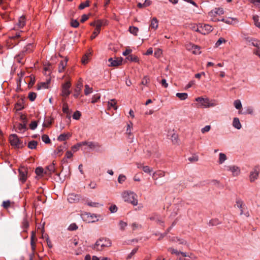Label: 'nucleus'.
<instances>
[{
    "label": "nucleus",
    "mask_w": 260,
    "mask_h": 260,
    "mask_svg": "<svg viewBox=\"0 0 260 260\" xmlns=\"http://www.w3.org/2000/svg\"><path fill=\"white\" fill-rule=\"evenodd\" d=\"M36 96L37 94L35 92H31L29 93L28 97L30 101H34L36 99Z\"/></svg>",
    "instance_id": "603ef678"
},
{
    "label": "nucleus",
    "mask_w": 260,
    "mask_h": 260,
    "mask_svg": "<svg viewBox=\"0 0 260 260\" xmlns=\"http://www.w3.org/2000/svg\"><path fill=\"white\" fill-rule=\"evenodd\" d=\"M109 210L111 213H115L117 211V207L115 205H112L109 207Z\"/></svg>",
    "instance_id": "e2e57ef3"
},
{
    "label": "nucleus",
    "mask_w": 260,
    "mask_h": 260,
    "mask_svg": "<svg viewBox=\"0 0 260 260\" xmlns=\"http://www.w3.org/2000/svg\"><path fill=\"white\" fill-rule=\"evenodd\" d=\"M258 168L255 167L253 171H252L250 173L249 178L251 182L254 181L255 179H257L258 174H259V171L257 170Z\"/></svg>",
    "instance_id": "dca6fc26"
},
{
    "label": "nucleus",
    "mask_w": 260,
    "mask_h": 260,
    "mask_svg": "<svg viewBox=\"0 0 260 260\" xmlns=\"http://www.w3.org/2000/svg\"><path fill=\"white\" fill-rule=\"evenodd\" d=\"M176 96L180 100H185L188 97L187 93H177L176 94Z\"/></svg>",
    "instance_id": "c756f323"
},
{
    "label": "nucleus",
    "mask_w": 260,
    "mask_h": 260,
    "mask_svg": "<svg viewBox=\"0 0 260 260\" xmlns=\"http://www.w3.org/2000/svg\"><path fill=\"white\" fill-rule=\"evenodd\" d=\"M234 105L237 109H241L242 108V104L239 100H237L234 101Z\"/></svg>",
    "instance_id": "79ce46f5"
},
{
    "label": "nucleus",
    "mask_w": 260,
    "mask_h": 260,
    "mask_svg": "<svg viewBox=\"0 0 260 260\" xmlns=\"http://www.w3.org/2000/svg\"><path fill=\"white\" fill-rule=\"evenodd\" d=\"M80 147H81V145L79 143H78L72 147V150L74 152H75L78 151L79 149V148H80Z\"/></svg>",
    "instance_id": "bf43d9fd"
},
{
    "label": "nucleus",
    "mask_w": 260,
    "mask_h": 260,
    "mask_svg": "<svg viewBox=\"0 0 260 260\" xmlns=\"http://www.w3.org/2000/svg\"><path fill=\"white\" fill-rule=\"evenodd\" d=\"M10 204L11 203L10 201H4L3 203V206L4 207V208L7 209L10 206Z\"/></svg>",
    "instance_id": "0e129e2a"
},
{
    "label": "nucleus",
    "mask_w": 260,
    "mask_h": 260,
    "mask_svg": "<svg viewBox=\"0 0 260 260\" xmlns=\"http://www.w3.org/2000/svg\"><path fill=\"white\" fill-rule=\"evenodd\" d=\"M42 140L46 144L49 143L50 142L49 137L46 135H43L42 136Z\"/></svg>",
    "instance_id": "3c124183"
},
{
    "label": "nucleus",
    "mask_w": 260,
    "mask_h": 260,
    "mask_svg": "<svg viewBox=\"0 0 260 260\" xmlns=\"http://www.w3.org/2000/svg\"><path fill=\"white\" fill-rule=\"evenodd\" d=\"M149 78L148 76H145L143 78L141 81V84L144 85H146L149 82Z\"/></svg>",
    "instance_id": "8fccbe9b"
},
{
    "label": "nucleus",
    "mask_w": 260,
    "mask_h": 260,
    "mask_svg": "<svg viewBox=\"0 0 260 260\" xmlns=\"http://www.w3.org/2000/svg\"><path fill=\"white\" fill-rule=\"evenodd\" d=\"M165 176V172L163 171L158 170L153 174L152 177L154 180H157L159 178L163 177Z\"/></svg>",
    "instance_id": "6ab92c4d"
},
{
    "label": "nucleus",
    "mask_w": 260,
    "mask_h": 260,
    "mask_svg": "<svg viewBox=\"0 0 260 260\" xmlns=\"http://www.w3.org/2000/svg\"><path fill=\"white\" fill-rule=\"evenodd\" d=\"M92 88L90 87L87 84L85 85L84 93L85 95H88L92 92Z\"/></svg>",
    "instance_id": "ea45409f"
},
{
    "label": "nucleus",
    "mask_w": 260,
    "mask_h": 260,
    "mask_svg": "<svg viewBox=\"0 0 260 260\" xmlns=\"http://www.w3.org/2000/svg\"><path fill=\"white\" fill-rule=\"evenodd\" d=\"M87 146L91 149L98 150L101 148V145L97 142H89Z\"/></svg>",
    "instance_id": "5701e85b"
},
{
    "label": "nucleus",
    "mask_w": 260,
    "mask_h": 260,
    "mask_svg": "<svg viewBox=\"0 0 260 260\" xmlns=\"http://www.w3.org/2000/svg\"><path fill=\"white\" fill-rule=\"evenodd\" d=\"M226 159V156L225 154L219 153V159L218 162L219 164H222Z\"/></svg>",
    "instance_id": "2f4dec72"
},
{
    "label": "nucleus",
    "mask_w": 260,
    "mask_h": 260,
    "mask_svg": "<svg viewBox=\"0 0 260 260\" xmlns=\"http://www.w3.org/2000/svg\"><path fill=\"white\" fill-rule=\"evenodd\" d=\"M210 129H211L210 125H206L204 127H203L201 129V132L203 134H204L206 132H209L210 130Z\"/></svg>",
    "instance_id": "680f3d73"
},
{
    "label": "nucleus",
    "mask_w": 260,
    "mask_h": 260,
    "mask_svg": "<svg viewBox=\"0 0 260 260\" xmlns=\"http://www.w3.org/2000/svg\"><path fill=\"white\" fill-rule=\"evenodd\" d=\"M212 30L213 27L211 25L200 23V28L198 30H199V32L203 35H207L212 31Z\"/></svg>",
    "instance_id": "9d476101"
},
{
    "label": "nucleus",
    "mask_w": 260,
    "mask_h": 260,
    "mask_svg": "<svg viewBox=\"0 0 260 260\" xmlns=\"http://www.w3.org/2000/svg\"><path fill=\"white\" fill-rule=\"evenodd\" d=\"M138 168L142 169L145 173H150L152 171V169L148 166H143L141 164L138 166Z\"/></svg>",
    "instance_id": "a878e982"
},
{
    "label": "nucleus",
    "mask_w": 260,
    "mask_h": 260,
    "mask_svg": "<svg viewBox=\"0 0 260 260\" xmlns=\"http://www.w3.org/2000/svg\"><path fill=\"white\" fill-rule=\"evenodd\" d=\"M123 200L126 202L132 204L134 206L138 205L137 195L131 191H124L121 193Z\"/></svg>",
    "instance_id": "7ed1b4c3"
},
{
    "label": "nucleus",
    "mask_w": 260,
    "mask_h": 260,
    "mask_svg": "<svg viewBox=\"0 0 260 260\" xmlns=\"http://www.w3.org/2000/svg\"><path fill=\"white\" fill-rule=\"evenodd\" d=\"M168 251L172 254H176L177 256V257L180 256V255H181L183 257H186L187 256L186 253L183 252H179L173 248H169L168 249Z\"/></svg>",
    "instance_id": "f3484780"
},
{
    "label": "nucleus",
    "mask_w": 260,
    "mask_h": 260,
    "mask_svg": "<svg viewBox=\"0 0 260 260\" xmlns=\"http://www.w3.org/2000/svg\"><path fill=\"white\" fill-rule=\"evenodd\" d=\"M62 111L63 113H66L67 114H70V110L68 105L67 103H63L62 106Z\"/></svg>",
    "instance_id": "c03bdc74"
},
{
    "label": "nucleus",
    "mask_w": 260,
    "mask_h": 260,
    "mask_svg": "<svg viewBox=\"0 0 260 260\" xmlns=\"http://www.w3.org/2000/svg\"><path fill=\"white\" fill-rule=\"evenodd\" d=\"M84 220L87 222H93L98 220L96 216L94 214L89 213H85L83 215Z\"/></svg>",
    "instance_id": "f8f14e48"
},
{
    "label": "nucleus",
    "mask_w": 260,
    "mask_h": 260,
    "mask_svg": "<svg viewBox=\"0 0 260 260\" xmlns=\"http://www.w3.org/2000/svg\"><path fill=\"white\" fill-rule=\"evenodd\" d=\"M162 53V50L160 48H156L154 52V56L156 58H159Z\"/></svg>",
    "instance_id": "a19ab883"
},
{
    "label": "nucleus",
    "mask_w": 260,
    "mask_h": 260,
    "mask_svg": "<svg viewBox=\"0 0 260 260\" xmlns=\"http://www.w3.org/2000/svg\"><path fill=\"white\" fill-rule=\"evenodd\" d=\"M34 45L32 43L27 44L21 50V52L25 53V55L31 53L34 49Z\"/></svg>",
    "instance_id": "2eb2a0df"
},
{
    "label": "nucleus",
    "mask_w": 260,
    "mask_h": 260,
    "mask_svg": "<svg viewBox=\"0 0 260 260\" xmlns=\"http://www.w3.org/2000/svg\"><path fill=\"white\" fill-rule=\"evenodd\" d=\"M119 225L120 226V229L121 230H124L125 229V228L126 227L127 224V223H126L125 222H124L123 221H120L119 223Z\"/></svg>",
    "instance_id": "4d7b16f0"
},
{
    "label": "nucleus",
    "mask_w": 260,
    "mask_h": 260,
    "mask_svg": "<svg viewBox=\"0 0 260 260\" xmlns=\"http://www.w3.org/2000/svg\"><path fill=\"white\" fill-rule=\"evenodd\" d=\"M150 27L152 29H156L158 27V20L156 18L154 17L152 19Z\"/></svg>",
    "instance_id": "bb28decb"
},
{
    "label": "nucleus",
    "mask_w": 260,
    "mask_h": 260,
    "mask_svg": "<svg viewBox=\"0 0 260 260\" xmlns=\"http://www.w3.org/2000/svg\"><path fill=\"white\" fill-rule=\"evenodd\" d=\"M230 170L232 172L233 175L234 176H238L240 173L239 168L235 166L231 167Z\"/></svg>",
    "instance_id": "c85d7f7f"
},
{
    "label": "nucleus",
    "mask_w": 260,
    "mask_h": 260,
    "mask_svg": "<svg viewBox=\"0 0 260 260\" xmlns=\"http://www.w3.org/2000/svg\"><path fill=\"white\" fill-rule=\"evenodd\" d=\"M232 124L234 127L238 129L241 128V124L238 118L235 117L234 118Z\"/></svg>",
    "instance_id": "393cba45"
},
{
    "label": "nucleus",
    "mask_w": 260,
    "mask_h": 260,
    "mask_svg": "<svg viewBox=\"0 0 260 260\" xmlns=\"http://www.w3.org/2000/svg\"><path fill=\"white\" fill-rule=\"evenodd\" d=\"M129 31L132 34L135 36H137L139 31V28L135 26H130L129 27Z\"/></svg>",
    "instance_id": "473e14b6"
},
{
    "label": "nucleus",
    "mask_w": 260,
    "mask_h": 260,
    "mask_svg": "<svg viewBox=\"0 0 260 260\" xmlns=\"http://www.w3.org/2000/svg\"><path fill=\"white\" fill-rule=\"evenodd\" d=\"M223 14L224 11L222 8H215L208 13V16L212 21H223L224 19L222 16Z\"/></svg>",
    "instance_id": "f03ea898"
},
{
    "label": "nucleus",
    "mask_w": 260,
    "mask_h": 260,
    "mask_svg": "<svg viewBox=\"0 0 260 260\" xmlns=\"http://www.w3.org/2000/svg\"><path fill=\"white\" fill-rule=\"evenodd\" d=\"M238 20L237 18H229V24L234 25L238 23Z\"/></svg>",
    "instance_id": "6e6d98bb"
},
{
    "label": "nucleus",
    "mask_w": 260,
    "mask_h": 260,
    "mask_svg": "<svg viewBox=\"0 0 260 260\" xmlns=\"http://www.w3.org/2000/svg\"><path fill=\"white\" fill-rule=\"evenodd\" d=\"M138 248H135L133 249L130 253H129L126 257V259H129L136 253V252L138 251Z\"/></svg>",
    "instance_id": "37998d69"
},
{
    "label": "nucleus",
    "mask_w": 260,
    "mask_h": 260,
    "mask_svg": "<svg viewBox=\"0 0 260 260\" xmlns=\"http://www.w3.org/2000/svg\"><path fill=\"white\" fill-rule=\"evenodd\" d=\"M9 141L11 145L15 148L19 149L23 147L22 142L19 139L16 134L10 136Z\"/></svg>",
    "instance_id": "423d86ee"
},
{
    "label": "nucleus",
    "mask_w": 260,
    "mask_h": 260,
    "mask_svg": "<svg viewBox=\"0 0 260 260\" xmlns=\"http://www.w3.org/2000/svg\"><path fill=\"white\" fill-rule=\"evenodd\" d=\"M235 207H237L240 210V214L241 215H245L246 217L249 216V212L246 206L243 204V202L240 200H237L235 205Z\"/></svg>",
    "instance_id": "0eeeda50"
},
{
    "label": "nucleus",
    "mask_w": 260,
    "mask_h": 260,
    "mask_svg": "<svg viewBox=\"0 0 260 260\" xmlns=\"http://www.w3.org/2000/svg\"><path fill=\"white\" fill-rule=\"evenodd\" d=\"M38 143L36 141H31L28 144V147L31 149H35L37 146Z\"/></svg>",
    "instance_id": "c9c22d12"
},
{
    "label": "nucleus",
    "mask_w": 260,
    "mask_h": 260,
    "mask_svg": "<svg viewBox=\"0 0 260 260\" xmlns=\"http://www.w3.org/2000/svg\"><path fill=\"white\" fill-rule=\"evenodd\" d=\"M106 24L107 21L106 20H98V24L95 27V30L93 32L92 35L90 37L91 39H94L100 33L101 27L102 26L106 25Z\"/></svg>",
    "instance_id": "6e6552de"
},
{
    "label": "nucleus",
    "mask_w": 260,
    "mask_h": 260,
    "mask_svg": "<svg viewBox=\"0 0 260 260\" xmlns=\"http://www.w3.org/2000/svg\"><path fill=\"white\" fill-rule=\"evenodd\" d=\"M200 28V24H191V29L193 30H194L197 32H199L198 29Z\"/></svg>",
    "instance_id": "052dcab7"
},
{
    "label": "nucleus",
    "mask_w": 260,
    "mask_h": 260,
    "mask_svg": "<svg viewBox=\"0 0 260 260\" xmlns=\"http://www.w3.org/2000/svg\"><path fill=\"white\" fill-rule=\"evenodd\" d=\"M71 84L70 81H67L62 85L61 95L62 96L67 97L71 93L70 88Z\"/></svg>",
    "instance_id": "9b49d317"
},
{
    "label": "nucleus",
    "mask_w": 260,
    "mask_h": 260,
    "mask_svg": "<svg viewBox=\"0 0 260 260\" xmlns=\"http://www.w3.org/2000/svg\"><path fill=\"white\" fill-rule=\"evenodd\" d=\"M185 48L187 50L191 51L195 55L200 54L201 53L200 47L191 43L186 44L185 45Z\"/></svg>",
    "instance_id": "1a4fd4ad"
},
{
    "label": "nucleus",
    "mask_w": 260,
    "mask_h": 260,
    "mask_svg": "<svg viewBox=\"0 0 260 260\" xmlns=\"http://www.w3.org/2000/svg\"><path fill=\"white\" fill-rule=\"evenodd\" d=\"M78 229V226L76 225V223H72L70 225V226L68 228V230L69 231H75L76 230Z\"/></svg>",
    "instance_id": "13d9d810"
},
{
    "label": "nucleus",
    "mask_w": 260,
    "mask_h": 260,
    "mask_svg": "<svg viewBox=\"0 0 260 260\" xmlns=\"http://www.w3.org/2000/svg\"><path fill=\"white\" fill-rule=\"evenodd\" d=\"M68 59H66L65 60H62L60 62L58 66V72L61 73L64 71L65 68L67 64Z\"/></svg>",
    "instance_id": "b1692460"
},
{
    "label": "nucleus",
    "mask_w": 260,
    "mask_h": 260,
    "mask_svg": "<svg viewBox=\"0 0 260 260\" xmlns=\"http://www.w3.org/2000/svg\"><path fill=\"white\" fill-rule=\"evenodd\" d=\"M46 169L47 171H45L46 174H52L55 171V167L54 164H51L47 167Z\"/></svg>",
    "instance_id": "7c9ffc66"
},
{
    "label": "nucleus",
    "mask_w": 260,
    "mask_h": 260,
    "mask_svg": "<svg viewBox=\"0 0 260 260\" xmlns=\"http://www.w3.org/2000/svg\"><path fill=\"white\" fill-rule=\"evenodd\" d=\"M71 136V135L70 133L62 134L59 136L57 140L60 141H63L69 139Z\"/></svg>",
    "instance_id": "cd10ccee"
},
{
    "label": "nucleus",
    "mask_w": 260,
    "mask_h": 260,
    "mask_svg": "<svg viewBox=\"0 0 260 260\" xmlns=\"http://www.w3.org/2000/svg\"><path fill=\"white\" fill-rule=\"evenodd\" d=\"M196 101L199 102L201 106L203 108H208L210 107H214L217 105L214 100H210L208 98H198Z\"/></svg>",
    "instance_id": "39448f33"
},
{
    "label": "nucleus",
    "mask_w": 260,
    "mask_h": 260,
    "mask_svg": "<svg viewBox=\"0 0 260 260\" xmlns=\"http://www.w3.org/2000/svg\"><path fill=\"white\" fill-rule=\"evenodd\" d=\"M226 40L222 38H220L218 39V40L217 41V42L215 43V47H219L221 44L222 43H225Z\"/></svg>",
    "instance_id": "49530a36"
},
{
    "label": "nucleus",
    "mask_w": 260,
    "mask_h": 260,
    "mask_svg": "<svg viewBox=\"0 0 260 260\" xmlns=\"http://www.w3.org/2000/svg\"><path fill=\"white\" fill-rule=\"evenodd\" d=\"M53 119L51 118H46L43 123V126L44 127H48L52 123Z\"/></svg>",
    "instance_id": "72a5a7b5"
},
{
    "label": "nucleus",
    "mask_w": 260,
    "mask_h": 260,
    "mask_svg": "<svg viewBox=\"0 0 260 260\" xmlns=\"http://www.w3.org/2000/svg\"><path fill=\"white\" fill-rule=\"evenodd\" d=\"M35 172L38 176H42L43 173V169L42 167H38L36 168Z\"/></svg>",
    "instance_id": "5fc2aeb1"
},
{
    "label": "nucleus",
    "mask_w": 260,
    "mask_h": 260,
    "mask_svg": "<svg viewBox=\"0 0 260 260\" xmlns=\"http://www.w3.org/2000/svg\"><path fill=\"white\" fill-rule=\"evenodd\" d=\"M253 20L254 22V24L255 26L260 28V22L258 20V17L257 16H253Z\"/></svg>",
    "instance_id": "09e8293b"
},
{
    "label": "nucleus",
    "mask_w": 260,
    "mask_h": 260,
    "mask_svg": "<svg viewBox=\"0 0 260 260\" xmlns=\"http://www.w3.org/2000/svg\"><path fill=\"white\" fill-rule=\"evenodd\" d=\"M81 116V113L79 111H76L73 115V119L75 120H78L80 119V117Z\"/></svg>",
    "instance_id": "de8ad7c7"
},
{
    "label": "nucleus",
    "mask_w": 260,
    "mask_h": 260,
    "mask_svg": "<svg viewBox=\"0 0 260 260\" xmlns=\"http://www.w3.org/2000/svg\"><path fill=\"white\" fill-rule=\"evenodd\" d=\"M178 136L176 134H173L172 136V141L174 143H177L178 142Z\"/></svg>",
    "instance_id": "69168bd1"
},
{
    "label": "nucleus",
    "mask_w": 260,
    "mask_h": 260,
    "mask_svg": "<svg viewBox=\"0 0 260 260\" xmlns=\"http://www.w3.org/2000/svg\"><path fill=\"white\" fill-rule=\"evenodd\" d=\"M26 24L25 17L24 16H22L19 17L18 22L15 24L14 27V32H12V35L10 38L12 40H15L22 36V31H18L17 29L19 28H23Z\"/></svg>",
    "instance_id": "f257e3e1"
},
{
    "label": "nucleus",
    "mask_w": 260,
    "mask_h": 260,
    "mask_svg": "<svg viewBox=\"0 0 260 260\" xmlns=\"http://www.w3.org/2000/svg\"><path fill=\"white\" fill-rule=\"evenodd\" d=\"M25 56V53L20 52L18 55H16L15 60L19 63L23 64L24 62V58Z\"/></svg>",
    "instance_id": "a211bd4d"
},
{
    "label": "nucleus",
    "mask_w": 260,
    "mask_h": 260,
    "mask_svg": "<svg viewBox=\"0 0 260 260\" xmlns=\"http://www.w3.org/2000/svg\"><path fill=\"white\" fill-rule=\"evenodd\" d=\"M126 180V177L125 175L120 174L118 178V181L119 183H122L124 182Z\"/></svg>",
    "instance_id": "864d4df0"
},
{
    "label": "nucleus",
    "mask_w": 260,
    "mask_h": 260,
    "mask_svg": "<svg viewBox=\"0 0 260 260\" xmlns=\"http://www.w3.org/2000/svg\"><path fill=\"white\" fill-rule=\"evenodd\" d=\"M64 147L62 146H58L56 150L54 151V153L60 156L63 151Z\"/></svg>",
    "instance_id": "f704fd0d"
},
{
    "label": "nucleus",
    "mask_w": 260,
    "mask_h": 260,
    "mask_svg": "<svg viewBox=\"0 0 260 260\" xmlns=\"http://www.w3.org/2000/svg\"><path fill=\"white\" fill-rule=\"evenodd\" d=\"M19 179L22 182H24L27 179V170L24 167H22L19 170Z\"/></svg>",
    "instance_id": "ddd939ff"
},
{
    "label": "nucleus",
    "mask_w": 260,
    "mask_h": 260,
    "mask_svg": "<svg viewBox=\"0 0 260 260\" xmlns=\"http://www.w3.org/2000/svg\"><path fill=\"white\" fill-rule=\"evenodd\" d=\"M117 101L115 99L110 100L108 102L107 106L108 109H110L113 108L114 110L117 109V107L116 106Z\"/></svg>",
    "instance_id": "aec40b11"
},
{
    "label": "nucleus",
    "mask_w": 260,
    "mask_h": 260,
    "mask_svg": "<svg viewBox=\"0 0 260 260\" xmlns=\"http://www.w3.org/2000/svg\"><path fill=\"white\" fill-rule=\"evenodd\" d=\"M133 123L132 122H129L128 124L127 125V128H126V133L128 135H131L132 133V130H133Z\"/></svg>",
    "instance_id": "4c0bfd02"
},
{
    "label": "nucleus",
    "mask_w": 260,
    "mask_h": 260,
    "mask_svg": "<svg viewBox=\"0 0 260 260\" xmlns=\"http://www.w3.org/2000/svg\"><path fill=\"white\" fill-rule=\"evenodd\" d=\"M79 200V196L77 194H74V193L70 194L68 197V201L71 203L77 202Z\"/></svg>",
    "instance_id": "4be33fe9"
},
{
    "label": "nucleus",
    "mask_w": 260,
    "mask_h": 260,
    "mask_svg": "<svg viewBox=\"0 0 260 260\" xmlns=\"http://www.w3.org/2000/svg\"><path fill=\"white\" fill-rule=\"evenodd\" d=\"M89 6V1H86L84 3H82L80 4V5L79 6V9L80 10H82L84 9L86 7H87Z\"/></svg>",
    "instance_id": "a18cd8bd"
},
{
    "label": "nucleus",
    "mask_w": 260,
    "mask_h": 260,
    "mask_svg": "<svg viewBox=\"0 0 260 260\" xmlns=\"http://www.w3.org/2000/svg\"><path fill=\"white\" fill-rule=\"evenodd\" d=\"M253 46L257 47L258 49L260 48V41L257 40H253L252 42Z\"/></svg>",
    "instance_id": "338daca9"
},
{
    "label": "nucleus",
    "mask_w": 260,
    "mask_h": 260,
    "mask_svg": "<svg viewBox=\"0 0 260 260\" xmlns=\"http://www.w3.org/2000/svg\"><path fill=\"white\" fill-rule=\"evenodd\" d=\"M37 126V123L36 121H34L30 123L29 124L30 128L34 130L35 129Z\"/></svg>",
    "instance_id": "774afa93"
},
{
    "label": "nucleus",
    "mask_w": 260,
    "mask_h": 260,
    "mask_svg": "<svg viewBox=\"0 0 260 260\" xmlns=\"http://www.w3.org/2000/svg\"><path fill=\"white\" fill-rule=\"evenodd\" d=\"M86 204L90 207L94 208H98L102 206V205H101L100 203L93 202H87Z\"/></svg>",
    "instance_id": "58836bf2"
},
{
    "label": "nucleus",
    "mask_w": 260,
    "mask_h": 260,
    "mask_svg": "<svg viewBox=\"0 0 260 260\" xmlns=\"http://www.w3.org/2000/svg\"><path fill=\"white\" fill-rule=\"evenodd\" d=\"M122 58H116L115 59L110 58L108 59V61L110 63V66L111 67H117L120 66L122 63Z\"/></svg>",
    "instance_id": "4468645a"
},
{
    "label": "nucleus",
    "mask_w": 260,
    "mask_h": 260,
    "mask_svg": "<svg viewBox=\"0 0 260 260\" xmlns=\"http://www.w3.org/2000/svg\"><path fill=\"white\" fill-rule=\"evenodd\" d=\"M111 241L107 238H101L96 241L93 248L97 251H102L111 246Z\"/></svg>",
    "instance_id": "20e7f679"
},
{
    "label": "nucleus",
    "mask_w": 260,
    "mask_h": 260,
    "mask_svg": "<svg viewBox=\"0 0 260 260\" xmlns=\"http://www.w3.org/2000/svg\"><path fill=\"white\" fill-rule=\"evenodd\" d=\"M82 87V83H78L76 86V88L75 89V93L74 96L76 98H78L80 94Z\"/></svg>",
    "instance_id": "412c9836"
},
{
    "label": "nucleus",
    "mask_w": 260,
    "mask_h": 260,
    "mask_svg": "<svg viewBox=\"0 0 260 260\" xmlns=\"http://www.w3.org/2000/svg\"><path fill=\"white\" fill-rule=\"evenodd\" d=\"M126 59L131 61L139 62V59L137 56L130 55L126 57Z\"/></svg>",
    "instance_id": "e433bc0d"
}]
</instances>
